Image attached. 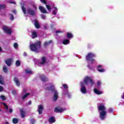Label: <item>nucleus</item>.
<instances>
[{"instance_id":"obj_1","label":"nucleus","mask_w":124,"mask_h":124,"mask_svg":"<svg viewBox=\"0 0 124 124\" xmlns=\"http://www.w3.org/2000/svg\"><path fill=\"white\" fill-rule=\"evenodd\" d=\"M99 113L100 114V119L103 121L106 119L107 116V112L106 111V108L104 104H100L98 106Z\"/></svg>"},{"instance_id":"obj_2","label":"nucleus","mask_w":124,"mask_h":124,"mask_svg":"<svg viewBox=\"0 0 124 124\" xmlns=\"http://www.w3.org/2000/svg\"><path fill=\"white\" fill-rule=\"evenodd\" d=\"M30 48L31 51L38 53L39 51V49L41 48V43L40 41H37L34 44H31L30 46Z\"/></svg>"},{"instance_id":"obj_3","label":"nucleus","mask_w":124,"mask_h":124,"mask_svg":"<svg viewBox=\"0 0 124 124\" xmlns=\"http://www.w3.org/2000/svg\"><path fill=\"white\" fill-rule=\"evenodd\" d=\"M46 91H54V96H53V100L54 101H56L58 100V91H57V90H56L55 89V85L52 83L50 85V87H47L46 88Z\"/></svg>"},{"instance_id":"obj_4","label":"nucleus","mask_w":124,"mask_h":124,"mask_svg":"<svg viewBox=\"0 0 124 124\" xmlns=\"http://www.w3.org/2000/svg\"><path fill=\"white\" fill-rule=\"evenodd\" d=\"M83 82L85 83V85L90 84L92 85L94 84V81H93V78L90 77H85L83 79Z\"/></svg>"},{"instance_id":"obj_5","label":"nucleus","mask_w":124,"mask_h":124,"mask_svg":"<svg viewBox=\"0 0 124 124\" xmlns=\"http://www.w3.org/2000/svg\"><path fill=\"white\" fill-rule=\"evenodd\" d=\"M79 86L80 87V92L82 93L83 94H86L87 93V89H86V86L85 85V83H84V82L81 81L79 84Z\"/></svg>"},{"instance_id":"obj_6","label":"nucleus","mask_w":124,"mask_h":124,"mask_svg":"<svg viewBox=\"0 0 124 124\" xmlns=\"http://www.w3.org/2000/svg\"><path fill=\"white\" fill-rule=\"evenodd\" d=\"M46 57H42L41 60L40 61H37V62H35V63H36V64H37L39 66H41L46 63Z\"/></svg>"},{"instance_id":"obj_7","label":"nucleus","mask_w":124,"mask_h":124,"mask_svg":"<svg viewBox=\"0 0 124 124\" xmlns=\"http://www.w3.org/2000/svg\"><path fill=\"white\" fill-rule=\"evenodd\" d=\"M95 57V54L93 53H89L86 56V59L87 61H91L92 58H94Z\"/></svg>"},{"instance_id":"obj_8","label":"nucleus","mask_w":124,"mask_h":124,"mask_svg":"<svg viewBox=\"0 0 124 124\" xmlns=\"http://www.w3.org/2000/svg\"><path fill=\"white\" fill-rule=\"evenodd\" d=\"M3 31H4V32H6L8 34H11V30L7 26H3Z\"/></svg>"},{"instance_id":"obj_9","label":"nucleus","mask_w":124,"mask_h":124,"mask_svg":"<svg viewBox=\"0 0 124 124\" xmlns=\"http://www.w3.org/2000/svg\"><path fill=\"white\" fill-rule=\"evenodd\" d=\"M41 2L42 3H44V4H46V7L47 9V10L51 12V7L49 5H47V0H40Z\"/></svg>"},{"instance_id":"obj_10","label":"nucleus","mask_w":124,"mask_h":124,"mask_svg":"<svg viewBox=\"0 0 124 124\" xmlns=\"http://www.w3.org/2000/svg\"><path fill=\"white\" fill-rule=\"evenodd\" d=\"M67 95L68 97L70 98V97L71 96V94L69 93H68V91L67 90L64 91L63 90L62 93V96L63 97H64L65 96H66Z\"/></svg>"},{"instance_id":"obj_11","label":"nucleus","mask_w":124,"mask_h":124,"mask_svg":"<svg viewBox=\"0 0 124 124\" xmlns=\"http://www.w3.org/2000/svg\"><path fill=\"white\" fill-rule=\"evenodd\" d=\"M90 62H89L88 67V68H89V69H93V65H92V64H93V63H94V62H95V60L94 59H90Z\"/></svg>"},{"instance_id":"obj_12","label":"nucleus","mask_w":124,"mask_h":124,"mask_svg":"<svg viewBox=\"0 0 124 124\" xmlns=\"http://www.w3.org/2000/svg\"><path fill=\"white\" fill-rule=\"evenodd\" d=\"M13 62V59L10 58L8 60H6L5 61V63L8 65V66H10Z\"/></svg>"},{"instance_id":"obj_13","label":"nucleus","mask_w":124,"mask_h":124,"mask_svg":"<svg viewBox=\"0 0 124 124\" xmlns=\"http://www.w3.org/2000/svg\"><path fill=\"white\" fill-rule=\"evenodd\" d=\"M97 70L99 72H105V69H103V66L101 65H99L97 66Z\"/></svg>"},{"instance_id":"obj_14","label":"nucleus","mask_w":124,"mask_h":124,"mask_svg":"<svg viewBox=\"0 0 124 124\" xmlns=\"http://www.w3.org/2000/svg\"><path fill=\"white\" fill-rule=\"evenodd\" d=\"M63 108L60 107L56 108L54 109V112H56V113H61L62 112H63Z\"/></svg>"},{"instance_id":"obj_15","label":"nucleus","mask_w":124,"mask_h":124,"mask_svg":"<svg viewBox=\"0 0 124 124\" xmlns=\"http://www.w3.org/2000/svg\"><path fill=\"white\" fill-rule=\"evenodd\" d=\"M39 9L42 13H48V12H47V10H46V9H45L44 7H43V6H40L39 7Z\"/></svg>"},{"instance_id":"obj_16","label":"nucleus","mask_w":124,"mask_h":124,"mask_svg":"<svg viewBox=\"0 0 124 124\" xmlns=\"http://www.w3.org/2000/svg\"><path fill=\"white\" fill-rule=\"evenodd\" d=\"M93 92L94 93H96V94L99 95V94H102V93H103V92H102V91H100L96 88H94L93 89Z\"/></svg>"},{"instance_id":"obj_17","label":"nucleus","mask_w":124,"mask_h":124,"mask_svg":"<svg viewBox=\"0 0 124 124\" xmlns=\"http://www.w3.org/2000/svg\"><path fill=\"white\" fill-rule=\"evenodd\" d=\"M44 109V108H43V106L40 105L38 108V113L39 115H41L42 114V111Z\"/></svg>"},{"instance_id":"obj_18","label":"nucleus","mask_w":124,"mask_h":124,"mask_svg":"<svg viewBox=\"0 0 124 124\" xmlns=\"http://www.w3.org/2000/svg\"><path fill=\"white\" fill-rule=\"evenodd\" d=\"M40 78H41L42 81H43V82H46V81H48V78H46L45 77V75H41Z\"/></svg>"},{"instance_id":"obj_19","label":"nucleus","mask_w":124,"mask_h":124,"mask_svg":"<svg viewBox=\"0 0 124 124\" xmlns=\"http://www.w3.org/2000/svg\"><path fill=\"white\" fill-rule=\"evenodd\" d=\"M55 122H56V120L54 117H51L48 119V123H49V124H53L55 123Z\"/></svg>"},{"instance_id":"obj_20","label":"nucleus","mask_w":124,"mask_h":124,"mask_svg":"<svg viewBox=\"0 0 124 124\" xmlns=\"http://www.w3.org/2000/svg\"><path fill=\"white\" fill-rule=\"evenodd\" d=\"M27 11H28L29 14H30V15H34V11H33V10H31V8H28L27 9Z\"/></svg>"},{"instance_id":"obj_21","label":"nucleus","mask_w":124,"mask_h":124,"mask_svg":"<svg viewBox=\"0 0 124 124\" xmlns=\"http://www.w3.org/2000/svg\"><path fill=\"white\" fill-rule=\"evenodd\" d=\"M54 10H53V15H57L58 13V8L57 7H53Z\"/></svg>"},{"instance_id":"obj_22","label":"nucleus","mask_w":124,"mask_h":124,"mask_svg":"<svg viewBox=\"0 0 124 124\" xmlns=\"http://www.w3.org/2000/svg\"><path fill=\"white\" fill-rule=\"evenodd\" d=\"M34 26L35 27V28H36L37 29H39V28H40V26L39 25V23H38V22H37V21L35 20V22H34Z\"/></svg>"},{"instance_id":"obj_23","label":"nucleus","mask_w":124,"mask_h":124,"mask_svg":"<svg viewBox=\"0 0 124 124\" xmlns=\"http://www.w3.org/2000/svg\"><path fill=\"white\" fill-rule=\"evenodd\" d=\"M14 81H15L16 86H20V82H19V80H18V78H14Z\"/></svg>"},{"instance_id":"obj_24","label":"nucleus","mask_w":124,"mask_h":124,"mask_svg":"<svg viewBox=\"0 0 124 124\" xmlns=\"http://www.w3.org/2000/svg\"><path fill=\"white\" fill-rule=\"evenodd\" d=\"M62 44H64V45H68V44H69V40H64L62 41Z\"/></svg>"},{"instance_id":"obj_25","label":"nucleus","mask_w":124,"mask_h":124,"mask_svg":"<svg viewBox=\"0 0 124 124\" xmlns=\"http://www.w3.org/2000/svg\"><path fill=\"white\" fill-rule=\"evenodd\" d=\"M67 37L69 38V39H71V38L73 37V34H72L71 33H67Z\"/></svg>"},{"instance_id":"obj_26","label":"nucleus","mask_w":124,"mask_h":124,"mask_svg":"<svg viewBox=\"0 0 124 124\" xmlns=\"http://www.w3.org/2000/svg\"><path fill=\"white\" fill-rule=\"evenodd\" d=\"M32 38H35V37H37V34H36V32L33 31L32 32Z\"/></svg>"},{"instance_id":"obj_27","label":"nucleus","mask_w":124,"mask_h":124,"mask_svg":"<svg viewBox=\"0 0 124 124\" xmlns=\"http://www.w3.org/2000/svg\"><path fill=\"white\" fill-rule=\"evenodd\" d=\"M20 114H21L22 118H25V116H26V113L23 110H20Z\"/></svg>"},{"instance_id":"obj_28","label":"nucleus","mask_w":124,"mask_h":124,"mask_svg":"<svg viewBox=\"0 0 124 124\" xmlns=\"http://www.w3.org/2000/svg\"><path fill=\"white\" fill-rule=\"evenodd\" d=\"M51 43H52V40H50L48 42H46L44 44V46L46 47V46H48V45H49V44H51Z\"/></svg>"},{"instance_id":"obj_29","label":"nucleus","mask_w":124,"mask_h":124,"mask_svg":"<svg viewBox=\"0 0 124 124\" xmlns=\"http://www.w3.org/2000/svg\"><path fill=\"white\" fill-rule=\"evenodd\" d=\"M25 72H26V73H27L28 74H33V73L32 72V71H31L30 69H26L25 70Z\"/></svg>"},{"instance_id":"obj_30","label":"nucleus","mask_w":124,"mask_h":124,"mask_svg":"<svg viewBox=\"0 0 124 124\" xmlns=\"http://www.w3.org/2000/svg\"><path fill=\"white\" fill-rule=\"evenodd\" d=\"M5 109L6 110V112H7V110H8V106L7 105L4 103H2Z\"/></svg>"},{"instance_id":"obj_31","label":"nucleus","mask_w":124,"mask_h":124,"mask_svg":"<svg viewBox=\"0 0 124 124\" xmlns=\"http://www.w3.org/2000/svg\"><path fill=\"white\" fill-rule=\"evenodd\" d=\"M0 84L1 85H3L4 82H3V78L1 76H0Z\"/></svg>"},{"instance_id":"obj_32","label":"nucleus","mask_w":124,"mask_h":124,"mask_svg":"<svg viewBox=\"0 0 124 124\" xmlns=\"http://www.w3.org/2000/svg\"><path fill=\"white\" fill-rule=\"evenodd\" d=\"M18 122H19V120L16 118H14L13 119V123L14 124H17V123H18Z\"/></svg>"},{"instance_id":"obj_33","label":"nucleus","mask_w":124,"mask_h":124,"mask_svg":"<svg viewBox=\"0 0 124 124\" xmlns=\"http://www.w3.org/2000/svg\"><path fill=\"white\" fill-rule=\"evenodd\" d=\"M3 70L5 73H7V71H8V70H7V68H6V66H4L3 68Z\"/></svg>"},{"instance_id":"obj_34","label":"nucleus","mask_w":124,"mask_h":124,"mask_svg":"<svg viewBox=\"0 0 124 124\" xmlns=\"http://www.w3.org/2000/svg\"><path fill=\"white\" fill-rule=\"evenodd\" d=\"M22 10L24 14L27 13V9L25 8V7H22Z\"/></svg>"},{"instance_id":"obj_35","label":"nucleus","mask_w":124,"mask_h":124,"mask_svg":"<svg viewBox=\"0 0 124 124\" xmlns=\"http://www.w3.org/2000/svg\"><path fill=\"white\" fill-rule=\"evenodd\" d=\"M16 66H20V65H21V63L20 62V61L19 60H17L16 62Z\"/></svg>"},{"instance_id":"obj_36","label":"nucleus","mask_w":124,"mask_h":124,"mask_svg":"<svg viewBox=\"0 0 124 124\" xmlns=\"http://www.w3.org/2000/svg\"><path fill=\"white\" fill-rule=\"evenodd\" d=\"M14 47L15 49H17L18 48V43H15L14 44Z\"/></svg>"},{"instance_id":"obj_37","label":"nucleus","mask_w":124,"mask_h":124,"mask_svg":"<svg viewBox=\"0 0 124 124\" xmlns=\"http://www.w3.org/2000/svg\"><path fill=\"white\" fill-rule=\"evenodd\" d=\"M30 95V93H27L25 94L23 97H22V99H25L28 95Z\"/></svg>"},{"instance_id":"obj_38","label":"nucleus","mask_w":124,"mask_h":124,"mask_svg":"<svg viewBox=\"0 0 124 124\" xmlns=\"http://www.w3.org/2000/svg\"><path fill=\"white\" fill-rule=\"evenodd\" d=\"M30 123L31 124H35V120H34V119H31Z\"/></svg>"},{"instance_id":"obj_39","label":"nucleus","mask_w":124,"mask_h":124,"mask_svg":"<svg viewBox=\"0 0 124 124\" xmlns=\"http://www.w3.org/2000/svg\"><path fill=\"white\" fill-rule=\"evenodd\" d=\"M5 8V5H0V9H3Z\"/></svg>"},{"instance_id":"obj_40","label":"nucleus","mask_w":124,"mask_h":124,"mask_svg":"<svg viewBox=\"0 0 124 124\" xmlns=\"http://www.w3.org/2000/svg\"><path fill=\"white\" fill-rule=\"evenodd\" d=\"M10 16L11 17V21H13V20H14V16H13V15L11 14V15H10Z\"/></svg>"},{"instance_id":"obj_41","label":"nucleus","mask_w":124,"mask_h":124,"mask_svg":"<svg viewBox=\"0 0 124 124\" xmlns=\"http://www.w3.org/2000/svg\"><path fill=\"white\" fill-rule=\"evenodd\" d=\"M62 86L64 89H67L68 87H67V85L65 84H63Z\"/></svg>"},{"instance_id":"obj_42","label":"nucleus","mask_w":124,"mask_h":124,"mask_svg":"<svg viewBox=\"0 0 124 124\" xmlns=\"http://www.w3.org/2000/svg\"><path fill=\"white\" fill-rule=\"evenodd\" d=\"M0 98L2 99V100H5V99H6L5 96H4L3 95H1Z\"/></svg>"},{"instance_id":"obj_43","label":"nucleus","mask_w":124,"mask_h":124,"mask_svg":"<svg viewBox=\"0 0 124 124\" xmlns=\"http://www.w3.org/2000/svg\"><path fill=\"white\" fill-rule=\"evenodd\" d=\"M108 113H112L113 112V109L112 108H110L108 109Z\"/></svg>"},{"instance_id":"obj_44","label":"nucleus","mask_w":124,"mask_h":124,"mask_svg":"<svg viewBox=\"0 0 124 124\" xmlns=\"http://www.w3.org/2000/svg\"><path fill=\"white\" fill-rule=\"evenodd\" d=\"M97 86H100L101 85V81L100 80H99L97 82Z\"/></svg>"},{"instance_id":"obj_45","label":"nucleus","mask_w":124,"mask_h":124,"mask_svg":"<svg viewBox=\"0 0 124 124\" xmlns=\"http://www.w3.org/2000/svg\"><path fill=\"white\" fill-rule=\"evenodd\" d=\"M41 17L43 19V20H45V19H46V16L44 15H41Z\"/></svg>"},{"instance_id":"obj_46","label":"nucleus","mask_w":124,"mask_h":124,"mask_svg":"<svg viewBox=\"0 0 124 124\" xmlns=\"http://www.w3.org/2000/svg\"><path fill=\"white\" fill-rule=\"evenodd\" d=\"M1 92H3V87L1 86H0V93Z\"/></svg>"},{"instance_id":"obj_47","label":"nucleus","mask_w":124,"mask_h":124,"mask_svg":"<svg viewBox=\"0 0 124 124\" xmlns=\"http://www.w3.org/2000/svg\"><path fill=\"white\" fill-rule=\"evenodd\" d=\"M13 94H14V95H16V94H17V92L15 91H13Z\"/></svg>"},{"instance_id":"obj_48","label":"nucleus","mask_w":124,"mask_h":124,"mask_svg":"<svg viewBox=\"0 0 124 124\" xmlns=\"http://www.w3.org/2000/svg\"><path fill=\"white\" fill-rule=\"evenodd\" d=\"M60 32H63V31H56V33H60Z\"/></svg>"},{"instance_id":"obj_49","label":"nucleus","mask_w":124,"mask_h":124,"mask_svg":"<svg viewBox=\"0 0 124 124\" xmlns=\"http://www.w3.org/2000/svg\"><path fill=\"white\" fill-rule=\"evenodd\" d=\"M23 55L24 56V57H27V56H28V54H27V53L24 52Z\"/></svg>"},{"instance_id":"obj_50","label":"nucleus","mask_w":124,"mask_h":124,"mask_svg":"<svg viewBox=\"0 0 124 124\" xmlns=\"http://www.w3.org/2000/svg\"><path fill=\"white\" fill-rule=\"evenodd\" d=\"M9 112L10 113H12V112H13V109H12V108H10L9 110Z\"/></svg>"},{"instance_id":"obj_51","label":"nucleus","mask_w":124,"mask_h":124,"mask_svg":"<svg viewBox=\"0 0 124 124\" xmlns=\"http://www.w3.org/2000/svg\"><path fill=\"white\" fill-rule=\"evenodd\" d=\"M10 3H14V4H16V3L15 2H13V1H10Z\"/></svg>"},{"instance_id":"obj_52","label":"nucleus","mask_w":124,"mask_h":124,"mask_svg":"<svg viewBox=\"0 0 124 124\" xmlns=\"http://www.w3.org/2000/svg\"><path fill=\"white\" fill-rule=\"evenodd\" d=\"M28 104H29V105H31V101H30L29 102V103H28Z\"/></svg>"},{"instance_id":"obj_53","label":"nucleus","mask_w":124,"mask_h":124,"mask_svg":"<svg viewBox=\"0 0 124 124\" xmlns=\"http://www.w3.org/2000/svg\"><path fill=\"white\" fill-rule=\"evenodd\" d=\"M13 13H14L15 14H16V10H14L13 11Z\"/></svg>"},{"instance_id":"obj_54","label":"nucleus","mask_w":124,"mask_h":124,"mask_svg":"<svg viewBox=\"0 0 124 124\" xmlns=\"http://www.w3.org/2000/svg\"><path fill=\"white\" fill-rule=\"evenodd\" d=\"M2 49H1V47L0 46V52H2Z\"/></svg>"},{"instance_id":"obj_55","label":"nucleus","mask_w":124,"mask_h":124,"mask_svg":"<svg viewBox=\"0 0 124 124\" xmlns=\"http://www.w3.org/2000/svg\"><path fill=\"white\" fill-rule=\"evenodd\" d=\"M5 124H9V123H8V122H6Z\"/></svg>"},{"instance_id":"obj_56","label":"nucleus","mask_w":124,"mask_h":124,"mask_svg":"<svg viewBox=\"0 0 124 124\" xmlns=\"http://www.w3.org/2000/svg\"><path fill=\"white\" fill-rule=\"evenodd\" d=\"M34 8H35V9H36V7H35V6H34Z\"/></svg>"},{"instance_id":"obj_57","label":"nucleus","mask_w":124,"mask_h":124,"mask_svg":"<svg viewBox=\"0 0 124 124\" xmlns=\"http://www.w3.org/2000/svg\"><path fill=\"white\" fill-rule=\"evenodd\" d=\"M45 29H47V27H46V26H45Z\"/></svg>"},{"instance_id":"obj_58","label":"nucleus","mask_w":124,"mask_h":124,"mask_svg":"<svg viewBox=\"0 0 124 124\" xmlns=\"http://www.w3.org/2000/svg\"><path fill=\"white\" fill-rule=\"evenodd\" d=\"M0 111H1V109H0Z\"/></svg>"}]
</instances>
